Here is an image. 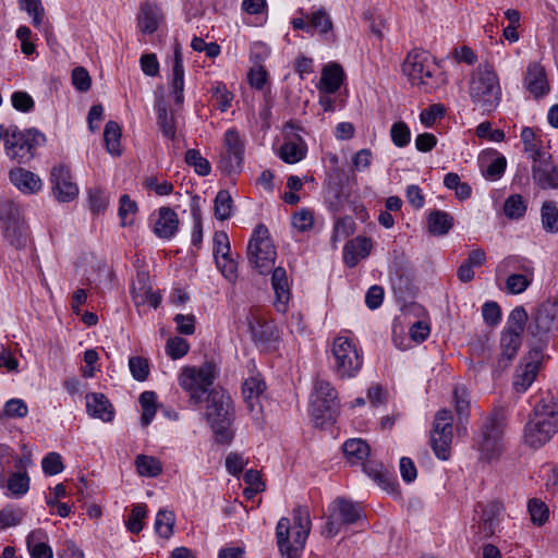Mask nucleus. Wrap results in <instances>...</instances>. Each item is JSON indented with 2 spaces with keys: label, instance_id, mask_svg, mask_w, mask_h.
I'll list each match as a JSON object with an SVG mask.
<instances>
[{
  "label": "nucleus",
  "instance_id": "nucleus-9",
  "mask_svg": "<svg viewBox=\"0 0 558 558\" xmlns=\"http://www.w3.org/2000/svg\"><path fill=\"white\" fill-rule=\"evenodd\" d=\"M217 374V365L213 362H205L199 367L186 366L179 375V385L189 392L191 401L199 403Z\"/></svg>",
  "mask_w": 558,
  "mask_h": 558
},
{
  "label": "nucleus",
  "instance_id": "nucleus-20",
  "mask_svg": "<svg viewBox=\"0 0 558 558\" xmlns=\"http://www.w3.org/2000/svg\"><path fill=\"white\" fill-rule=\"evenodd\" d=\"M266 384L259 375H253L243 383L242 395L253 418L258 421L263 413L260 399L265 392Z\"/></svg>",
  "mask_w": 558,
  "mask_h": 558
},
{
  "label": "nucleus",
  "instance_id": "nucleus-38",
  "mask_svg": "<svg viewBox=\"0 0 558 558\" xmlns=\"http://www.w3.org/2000/svg\"><path fill=\"white\" fill-rule=\"evenodd\" d=\"M136 471L141 476L156 477L162 473V463L153 456L138 454L135 458Z\"/></svg>",
  "mask_w": 558,
  "mask_h": 558
},
{
  "label": "nucleus",
  "instance_id": "nucleus-32",
  "mask_svg": "<svg viewBox=\"0 0 558 558\" xmlns=\"http://www.w3.org/2000/svg\"><path fill=\"white\" fill-rule=\"evenodd\" d=\"M329 511L342 524H353L362 518V510L355 504L341 498L336 499L331 504Z\"/></svg>",
  "mask_w": 558,
  "mask_h": 558
},
{
  "label": "nucleus",
  "instance_id": "nucleus-61",
  "mask_svg": "<svg viewBox=\"0 0 558 558\" xmlns=\"http://www.w3.org/2000/svg\"><path fill=\"white\" fill-rule=\"evenodd\" d=\"M453 400L456 405V411L460 416L468 415V410L470 407V398L466 388L463 385L456 386L453 390Z\"/></svg>",
  "mask_w": 558,
  "mask_h": 558
},
{
  "label": "nucleus",
  "instance_id": "nucleus-47",
  "mask_svg": "<svg viewBox=\"0 0 558 558\" xmlns=\"http://www.w3.org/2000/svg\"><path fill=\"white\" fill-rule=\"evenodd\" d=\"M155 530L161 537L168 538L173 532L174 514L169 510H159L155 519Z\"/></svg>",
  "mask_w": 558,
  "mask_h": 558
},
{
  "label": "nucleus",
  "instance_id": "nucleus-59",
  "mask_svg": "<svg viewBox=\"0 0 558 558\" xmlns=\"http://www.w3.org/2000/svg\"><path fill=\"white\" fill-rule=\"evenodd\" d=\"M292 225L302 232L311 230L314 226V213L307 208L300 209L294 214Z\"/></svg>",
  "mask_w": 558,
  "mask_h": 558
},
{
  "label": "nucleus",
  "instance_id": "nucleus-62",
  "mask_svg": "<svg viewBox=\"0 0 558 558\" xmlns=\"http://www.w3.org/2000/svg\"><path fill=\"white\" fill-rule=\"evenodd\" d=\"M43 471L48 475H57L64 469L61 456L57 452L48 453L41 461Z\"/></svg>",
  "mask_w": 558,
  "mask_h": 558
},
{
  "label": "nucleus",
  "instance_id": "nucleus-64",
  "mask_svg": "<svg viewBox=\"0 0 558 558\" xmlns=\"http://www.w3.org/2000/svg\"><path fill=\"white\" fill-rule=\"evenodd\" d=\"M444 106L440 104H434L421 112L420 121L426 128H430L437 121V119L444 116Z\"/></svg>",
  "mask_w": 558,
  "mask_h": 558
},
{
  "label": "nucleus",
  "instance_id": "nucleus-24",
  "mask_svg": "<svg viewBox=\"0 0 558 558\" xmlns=\"http://www.w3.org/2000/svg\"><path fill=\"white\" fill-rule=\"evenodd\" d=\"M9 178L11 183L24 194H36L43 187L39 175L24 168L12 169Z\"/></svg>",
  "mask_w": 558,
  "mask_h": 558
},
{
  "label": "nucleus",
  "instance_id": "nucleus-12",
  "mask_svg": "<svg viewBox=\"0 0 558 558\" xmlns=\"http://www.w3.org/2000/svg\"><path fill=\"white\" fill-rule=\"evenodd\" d=\"M453 416L447 409L437 411L430 430V445L435 456L440 460H448L452 442Z\"/></svg>",
  "mask_w": 558,
  "mask_h": 558
},
{
  "label": "nucleus",
  "instance_id": "nucleus-63",
  "mask_svg": "<svg viewBox=\"0 0 558 558\" xmlns=\"http://www.w3.org/2000/svg\"><path fill=\"white\" fill-rule=\"evenodd\" d=\"M88 201L90 210L99 214L107 208L109 204V196L105 191L95 189L89 192Z\"/></svg>",
  "mask_w": 558,
  "mask_h": 558
},
{
  "label": "nucleus",
  "instance_id": "nucleus-41",
  "mask_svg": "<svg viewBox=\"0 0 558 558\" xmlns=\"http://www.w3.org/2000/svg\"><path fill=\"white\" fill-rule=\"evenodd\" d=\"M250 330L256 342H266L272 339L275 329L272 324L266 322L259 316H252L248 320Z\"/></svg>",
  "mask_w": 558,
  "mask_h": 558
},
{
  "label": "nucleus",
  "instance_id": "nucleus-19",
  "mask_svg": "<svg viewBox=\"0 0 558 558\" xmlns=\"http://www.w3.org/2000/svg\"><path fill=\"white\" fill-rule=\"evenodd\" d=\"M532 175L534 182L542 189L558 187V171L553 165L551 157L547 153L538 154L532 158Z\"/></svg>",
  "mask_w": 558,
  "mask_h": 558
},
{
  "label": "nucleus",
  "instance_id": "nucleus-8",
  "mask_svg": "<svg viewBox=\"0 0 558 558\" xmlns=\"http://www.w3.org/2000/svg\"><path fill=\"white\" fill-rule=\"evenodd\" d=\"M277 257L276 248L270 239L269 230L258 225L252 234L247 246L250 264L260 274L272 270Z\"/></svg>",
  "mask_w": 558,
  "mask_h": 558
},
{
  "label": "nucleus",
  "instance_id": "nucleus-34",
  "mask_svg": "<svg viewBox=\"0 0 558 558\" xmlns=\"http://www.w3.org/2000/svg\"><path fill=\"white\" fill-rule=\"evenodd\" d=\"M160 21L159 9L151 3H144L137 15V26L144 34H153L157 31Z\"/></svg>",
  "mask_w": 558,
  "mask_h": 558
},
{
  "label": "nucleus",
  "instance_id": "nucleus-14",
  "mask_svg": "<svg viewBox=\"0 0 558 558\" xmlns=\"http://www.w3.org/2000/svg\"><path fill=\"white\" fill-rule=\"evenodd\" d=\"M244 157V141L235 129H229L223 136V150L219 159V169L233 174L241 171Z\"/></svg>",
  "mask_w": 558,
  "mask_h": 558
},
{
  "label": "nucleus",
  "instance_id": "nucleus-52",
  "mask_svg": "<svg viewBox=\"0 0 558 558\" xmlns=\"http://www.w3.org/2000/svg\"><path fill=\"white\" fill-rule=\"evenodd\" d=\"M390 137L397 147H405L411 141L410 128L403 121L395 122L390 129Z\"/></svg>",
  "mask_w": 558,
  "mask_h": 558
},
{
  "label": "nucleus",
  "instance_id": "nucleus-18",
  "mask_svg": "<svg viewBox=\"0 0 558 558\" xmlns=\"http://www.w3.org/2000/svg\"><path fill=\"white\" fill-rule=\"evenodd\" d=\"M530 347L531 349L525 357L526 362L524 366L520 367L513 381L514 388L520 392L525 391L532 385L539 369L542 345L530 344Z\"/></svg>",
  "mask_w": 558,
  "mask_h": 558
},
{
  "label": "nucleus",
  "instance_id": "nucleus-21",
  "mask_svg": "<svg viewBox=\"0 0 558 558\" xmlns=\"http://www.w3.org/2000/svg\"><path fill=\"white\" fill-rule=\"evenodd\" d=\"M132 300L136 307L148 305L157 308L161 302V295L153 291L150 278L146 272H138L132 284Z\"/></svg>",
  "mask_w": 558,
  "mask_h": 558
},
{
  "label": "nucleus",
  "instance_id": "nucleus-51",
  "mask_svg": "<svg viewBox=\"0 0 558 558\" xmlns=\"http://www.w3.org/2000/svg\"><path fill=\"white\" fill-rule=\"evenodd\" d=\"M185 162L193 167L195 172L199 175H207L210 173V163L204 158L196 149H189L185 153Z\"/></svg>",
  "mask_w": 558,
  "mask_h": 558
},
{
  "label": "nucleus",
  "instance_id": "nucleus-54",
  "mask_svg": "<svg viewBox=\"0 0 558 558\" xmlns=\"http://www.w3.org/2000/svg\"><path fill=\"white\" fill-rule=\"evenodd\" d=\"M232 211V198L227 191L218 192L215 198V216L220 220L228 219Z\"/></svg>",
  "mask_w": 558,
  "mask_h": 558
},
{
  "label": "nucleus",
  "instance_id": "nucleus-25",
  "mask_svg": "<svg viewBox=\"0 0 558 558\" xmlns=\"http://www.w3.org/2000/svg\"><path fill=\"white\" fill-rule=\"evenodd\" d=\"M524 86L535 98L543 97L548 93L546 73L539 63H531L527 66Z\"/></svg>",
  "mask_w": 558,
  "mask_h": 558
},
{
  "label": "nucleus",
  "instance_id": "nucleus-28",
  "mask_svg": "<svg viewBox=\"0 0 558 558\" xmlns=\"http://www.w3.org/2000/svg\"><path fill=\"white\" fill-rule=\"evenodd\" d=\"M179 228L177 214L169 207H161L154 223V232L162 239L172 238Z\"/></svg>",
  "mask_w": 558,
  "mask_h": 558
},
{
  "label": "nucleus",
  "instance_id": "nucleus-1",
  "mask_svg": "<svg viewBox=\"0 0 558 558\" xmlns=\"http://www.w3.org/2000/svg\"><path fill=\"white\" fill-rule=\"evenodd\" d=\"M558 432V400L546 393L534 405L523 430V439L532 448L545 445Z\"/></svg>",
  "mask_w": 558,
  "mask_h": 558
},
{
  "label": "nucleus",
  "instance_id": "nucleus-42",
  "mask_svg": "<svg viewBox=\"0 0 558 558\" xmlns=\"http://www.w3.org/2000/svg\"><path fill=\"white\" fill-rule=\"evenodd\" d=\"M452 228V217L440 210H435L428 217V230L435 235H444Z\"/></svg>",
  "mask_w": 558,
  "mask_h": 558
},
{
  "label": "nucleus",
  "instance_id": "nucleus-7",
  "mask_svg": "<svg viewBox=\"0 0 558 558\" xmlns=\"http://www.w3.org/2000/svg\"><path fill=\"white\" fill-rule=\"evenodd\" d=\"M339 409L338 392L330 381L316 378L310 396V414L316 425L335 420Z\"/></svg>",
  "mask_w": 558,
  "mask_h": 558
},
{
  "label": "nucleus",
  "instance_id": "nucleus-40",
  "mask_svg": "<svg viewBox=\"0 0 558 558\" xmlns=\"http://www.w3.org/2000/svg\"><path fill=\"white\" fill-rule=\"evenodd\" d=\"M157 120L158 125L163 134L168 138H174L175 136V119L172 113L167 110L166 102L159 99L156 102Z\"/></svg>",
  "mask_w": 558,
  "mask_h": 558
},
{
  "label": "nucleus",
  "instance_id": "nucleus-35",
  "mask_svg": "<svg viewBox=\"0 0 558 558\" xmlns=\"http://www.w3.org/2000/svg\"><path fill=\"white\" fill-rule=\"evenodd\" d=\"M310 21V31H315L322 36L332 35V21L329 13L324 8H313L306 15Z\"/></svg>",
  "mask_w": 558,
  "mask_h": 558
},
{
  "label": "nucleus",
  "instance_id": "nucleus-36",
  "mask_svg": "<svg viewBox=\"0 0 558 558\" xmlns=\"http://www.w3.org/2000/svg\"><path fill=\"white\" fill-rule=\"evenodd\" d=\"M364 472L371 477L379 487L385 490L395 489V477L381 464L367 463L364 465Z\"/></svg>",
  "mask_w": 558,
  "mask_h": 558
},
{
  "label": "nucleus",
  "instance_id": "nucleus-58",
  "mask_svg": "<svg viewBox=\"0 0 558 558\" xmlns=\"http://www.w3.org/2000/svg\"><path fill=\"white\" fill-rule=\"evenodd\" d=\"M190 345L187 341L180 337L170 338L166 344L167 354L173 359H180L189 352Z\"/></svg>",
  "mask_w": 558,
  "mask_h": 558
},
{
  "label": "nucleus",
  "instance_id": "nucleus-33",
  "mask_svg": "<svg viewBox=\"0 0 558 558\" xmlns=\"http://www.w3.org/2000/svg\"><path fill=\"white\" fill-rule=\"evenodd\" d=\"M344 78L342 68L337 63H330L324 66L319 82V89L322 93L333 94L336 93Z\"/></svg>",
  "mask_w": 558,
  "mask_h": 558
},
{
  "label": "nucleus",
  "instance_id": "nucleus-45",
  "mask_svg": "<svg viewBox=\"0 0 558 558\" xmlns=\"http://www.w3.org/2000/svg\"><path fill=\"white\" fill-rule=\"evenodd\" d=\"M157 396L154 391H144L140 396V403L143 410L141 422L143 426H147L155 417Z\"/></svg>",
  "mask_w": 558,
  "mask_h": 558
},
{
  "label": "nucleus",
  "instance_id": "nucleus-29",
  "mask_svg": "<svg viewBox=\"0 0 558 558\" xmlns=\"http://www.w3.org/2000/svg\"><path fill=\"white\" fill-rule=\"evenodd\" d=\"M26 546L32 558H53L52 548L48 544V535L41 529L34 530L27 535Z\"/></svg>",
  "mask_w": 558,
  "mask_h": 558
},
{
  "label": "nucleus",
  "instance_id": "nucleus-22",
  "mask_svg": "<svg viewBox=\"0 0 558 558\" xmlns=\"http://www.w3.org/2000/svg\"><path fill=\"white\" fill-rule=\"evenodd\" d=\"M271 286L275 292V307L279 313H286L290 301V283L286 269L272 268Z\"/></svg>",
  "mask_w": 558,
  "mask_h": 558
},
{
  "label": "nucleus",
  "instance_id": "nucleus-10",
  "mask_svg": "<svg viewBox=\"0 0 558 558\" xmlns=\"http://www.w3.org/2000/svg\"><path fill=\"white\" fill-rule=\"evenodd\" d=\"M527 322V313L522 306L514 307L508 318L500 337V360L505 366L514 359L520 347L521 336Z\"/></svg>",
  "mask_w": 558,
  "mask_h": 558
},
{
  "label": "nucleus",
  "instance_id": "nucleus-43",
  "mask_svg": "<svg viewBox=\"0 0 558 558\" xmlns=\"http://www.w3.org/2000/svg\"><path fill=\"white\" fill-rule=\"evenodd\" d=\"M120 138L121 129L119 124L114 121H108L104 130V141L109 154L116 156L121 154Z\"/></svg>",
  "mask_w": 558,
  "mask_h": 558
},
{
  "label": "nucleus",
  "instance_id": "nucleus-55",
  "mask_svg": "<svg viewBox=\"0 0 558 558\" xmlns=\"http://www.w3.org/2000/svg\"><path fill=\"white\" fill-rule=\"evenodd\" d=\"M20 5L32 17L35 27H39L43 23L45 9L41 0H19Z\"/></svg>",
  "mask_w": 558,
  "mask_h": 558
},
{
  "label": "nucleus",
  "instance_id": "nucleus-44",
  "mask_svg": "<svg viewBox=\"0 0 558 558\" xmlns=\"http://www.w3.org/2000/svg\"><path fill=\"white\" fill-rule=\"evenodd\" d=\"M25 511L14 505H8L0 510V529L5 530L22 523Z\"/></svg>",
  "mask_w": 558,
  "mask_h": 558
},
{
  "label": "nucleus",
  "instance_id": "nucleus-16",
  "mask_svg": "<svg viewBox=\"0 0 558 558\" xmlns=\"http://www.w3.org/2000/svg\"><path fill=\"white\" fill-rule=\"evenodd\" d=\"M52 194L57 201L69 203L78 196V186L73 181L71 170L65 165H57L50 171Z\"/></svg>",
  "mask_w": 558,
  "mask_h": 558
},
{
  "label": "nucleus",
  "instance_id": "nucleus-13",
  "mask_svg": "<svg viewBox=\"0 0 558 558\" xmlns=\"http://www.w3.org/2000/svg\"><path fill=\"white\" fill-rule=\"evenodd\" d=\"M0 221L2 222L5 239L15 248L26 246L27 231L24 221L21 219L20 208L12 202L0 204Z\"/></svg>",
  "mask_w": 558,
  "mask_h": 558
},
{
  "label": "nucleus",
  "instance_id": "nucleus-5",
  "mask_svg": "<svg viewBox=\"0 0 558 558\" xmlns=\"http://www.w3.org/2000/svg\"><path fill=\"white\" fill-rule=\"evenodd\" d=\"M329 362L332 371L340 378L355 377L363 366V353L354 339L337 336L329 349Z\"/></svg>",
  "mask_w": 558,
  "mask_h": 558
},
{
  "label": "nucleus",
  "instance_id": "nucleus-17",
  "mask_svg": "<svg viewBox=\"0 0 558 558\" xmlns=\"http://www.w3.org/2000/svg\"><path fill=\"white\" fill-rule=\"evenodd\" d=\"M230 241L225 231H217L214 235V256L216 265L222 276L230 282L238 277V265L230 254Z\"/></svg>",
  "mask_w": 558,
  "mask_h": 558
},
{
  "label": "nucleus",
  "instance_id": "nucleus-30",
  "mask_svg": "<svg viewBox=\"0 0 558 558\" xmlns=\"http://www.w3.org/2000/svg\"><path fill=\"white\" fill-rule=\"evenodd\" d=\"M86 409L90 416L110 422L113 417L112 407L102 393L86 395Z\"/></svg>",
  "mask_w": 558,
  "mask_h": 558
},
{
  "label": "nucleus",
  "instance_id": "nucleus-2",
  "mask_svg": "<svg viewBox=\"0 0 558 558\" xmlns=\"http://www.w3.org/2000/svg\"><path fill=\"white\" fill-rule=\"evenodd\" d=\"M310 512L305 507L293 510V525L288 518H281L276 526V538L283 558H300L311 531Z\"/></svg>",
  "mask_w": 558,
  "mask_h": 558
},
{
  "label": "nucleus",
  "instance_id": "nucleus-49",
  "mask_svg": "<svg viewBox=\"0 0 558 558\" xmlns=\"http://www.w3.org/2000/svg\"><path fill=\"white\" fill-rule=\"evenodd\" d=\"M541 216L543 228L547 232H558V209L553 203L543 204Z\"/></svg>",
  "mask_w": 558,
  "mask_h": 558
},
{
  "label": "nucleus",
  "instance_id": "nucleus-60",
  "mask_svg": "<svg viewBox=\"0 0 558 558\" xmlns=\"http://www.w3.org/2000/svg\"><path fill=\"white\" fill-rule=\"evenodd\" d=\"M129 367L134 379L144 381L149 374V366L146 359L133 356L129 360Z\"/></svg>",
  "mask_w": 558,
  "mask_h": 558
},
{
  "label": "nucleus",
  "instance_id": "nucleus-57",
  "mask_svg": "<svg viewBox=\"0 0 558 558\" xmlns=\"http://www.w3.org/2000/svg\"><path fill=\"white\" fill-rule=\"evenodd\" d=\"M146 506L144 504H136L129 517V520L126 521V527L128 530L133 533L137 534L143 530V519L146 517Z\"/></svg>",
  "mask_w": 558,
  "mask_h": 558
},
{
  "label": "nucleus",
  "instance_id": "nucleus-53",
  "mask_svg": "<svg viewBox=\"0 0 558 558\" xmlns=\"http://www.w3.org/2000/svg\"><path fill=\"white\" fill-rule=\"evenodd\" d=\"M532 282V276L526 274H512L506 280V288L510 294L524 292Z\"/></svg>",
  "mask_w": 558,
  "mask_h": 558
},
{
  "label": "nucleus",
  "instance_id": "nucleus-6",
  "mask_svg": "<svg viewBox=\"0 0 558 558\" xmlns=\"http://www.w3.org/2000/svg\"><path fill=\"white\" fill-rule=\"evenodd\" d=\"M438 65L430 54L423 50L408 53L402 71L413 86L429 93L438 85Z\"/></svg>",
  "mask_w": 558,
  "mask_h": 558
},
{
  "label": "nucleus",
  "instance_id": "nucleus-26",
  "mask_svg": "<svg viewBox=\"0 0 558 558\" xmlns=\"http://www.w3.org/2000/svg\"><path fill=\"white\" fill-rule=\"evenodd\" d=\"M170 90L178 105L184 101V68L181 49L179 46L174 49L173 63L171 69Z\"/></svg>",
  "mask_w": 558,
  "mask_h": 558
},
{
  "label": "nucleus",
  "instance_id": "nucleus-3",
  "mask_svg": "<svg viewBox=\"0 0 558 558\" xmlns=\"http://www.w3.org/2000/svg\"><path fill=\"white\" fill-rule=\"evenodd\" d=\"M469 95L475 110L483 114L494 112L501 101L499 77L494 68L480 64L472 73L469 83Z\"/></svg>",
  "mask_w": 558,
  "mask_h": 558
},
{
  "label": "nucleus",
  "instance_id": "nucleus-23",
  "mask_svg": "<svg viewBox=\"0 0 558 558\" xmlns=\"http://www.w3.org/2000/svg\"><path fill=\"white\" fill-rule=\"evenodd\" d=\"M555 326V315L550 314L548 305H541L534 314V323L529 326L530 333L534 340L530 344L545 345L543 336Z\"/></svg>",
  "mask_w": 558,
  "mask_h": 558
},
{
  "label": "nucleus",
  "instance_id": "nucleus-11",
  "mask_svg": "<svg viewBox=\"0 0 558 558\" xmlns=\"http://www.w3.org/2000/svg\"><path fill=\"white\" fill-rule=\"evenodd\" d=\"M45 136L38 131H21L15 125L5 129L4 149L7 156L19 162H27L33 158V147L39 141H44Z\"/></svg>",
  "mask_w": 558,
  "mask_h": 558
},
{
  "label": "nucleus",
  "instance_id": "nucleus-39",
  "mask_svg": "<svg viewBox=\"0 0 558 558\" xmlns=\"http://www.w3.org/2000/svg\"><path fill=\"white\" fill-rule=\"evenodd\" d=\"M343 452L351 463H360L364 461L369 454L368 445L360 439H349L343 444Z\"/></svg>",
  "mask_w": 558,
  "mask_h": 558
},
{
  "label": "nucleus",
  "instance_id": "nucleus-4",
  "mask_svg": "<svg viewBox=\"0 0 558 558\" xmlns=\"http://www.w3.org/2000/svg\"><path fill=\"white\" fill-rule=\"evenodd\" d=\"M206 417L220 444H230L233 439L231 425L234 420L233 402L226 391L213 390L208 396Z\"/></svg>",
  "mask_w": 558,
  "mask_h": 558
},
{
  "label": "nucleus",
  "instance_id": "nucleus-50",
  "mask_svg": "<svg viewBox=\"0 0 558 558\" xmlns=\"http://www.w3.org/2000/svg\"><path fill=\"white\" fill-rule=\"evenodd\" d=\"M531 520L536 525H543L548 520L549 509L541 499L533 498L527 504Z\"/></svg>",
  "mask_w": 558,
  "mask_h": 558
},
{
  "label": "nucleus",
  "instance_id": "nucleus-56",
  "mask_svg": "<svg viewBox=\"0 0 558 558\" xmlns=\"http://www.w3.org/2000/svg\"><path fill=\"white\" fill-rule=\"evenodd\" d=\"M8 488L14 496H23L29 489V477L26 473H13L8 481Z\"/></svg>",
  "mask_w": 558,
  "mask_h": 558
},
{
  "label": "nucleus",
  "instance_id": "nucleus-27",
  "mask_svg": "<svg viewBox=\"0 0 558 558\" xmlns=\"http://www.w3.org/2000/svg\"><path fill=\"white\" fill-rule=\"evenodd\" d=\"M372 250V242L367 238L357 236L349 241L343 247V260L347 266L354 267L367 257Z\"/></svg>",
  "mask_w": 558,
  "mask_h": 558
},
{
  "label": "nucleus",
  "instance_id": "nucleus-48",
  "mask_svg": "<svg viewBox=\"0 0 558 558\" xmlns=\"http://www.w3.org/2000/svg\"><path fill=\"white\" fill-rule=\"evenodd\" d=\"M504 211L508 218L519 219L523 217L526 211L525 201L521 195L513 194L506 199Z\"/></svg>",
  "mask_w": 558,
  "mask_h": 558
},
{
  "label": "nucleus",
  "instance_id": "nucleus-15",
  "mask_svg": "<svg viewBox=\"0 0 558 558\" xmlns=\"http://www.w3.org/2000/svg\"><path fill=\"white\" fill-rule=\"evenodd\" d=\"M502 434L504 423L500 418L488 417L485 420L477 438L478 450L483 458L492 460L500 454L504 447Z\"/></svg>",
  "mask_w": 558,
  "mask_h": 558
},
{
  "label": "nucleus",
  "instance_id": "nucleus-37",
  "mask_svg": "<svg viewBox=\"0 0 558 558\" xmlns=\"http://www.w3.org/2000/svg\"><path fill=\"white\" fill-rule=\"evenodd\" d=\"M306 154V147L301 140L284 142L279 150V157L287 163L301 161Z\"/></svg>",
  "mask_w": 558,
  "mask_h": 558
},
{
  "label": "nucleus",
  "instance_id": "nucleus-46",
  "mask_svg": "<svg viewBox=\"0 0 558 558\" xmlns=\"http://www.w3.org/2000/svg\"><path fill=\"white\" fill-rule=\"evenodd\" d=\"M137 211V205L134 201H132L129 195L124 194L120 197L119 201V217L121 220V226H132L135 221V215Z\"/></svg>",
  "mask_w": 558,
  "mask_h": 558
},
{
  "label": "nucleus",
  "instance_id": "nucleus-31",
  "mask_svg": "<svg viewBox=\"0 0 558 558\" xmlns=\"http://www.w3.org/2000/svg\"><path fill=\"white\" fill-rule=\"evenodd\" d=\"M502 509L504 507L499 501H492L482 510L480 530L484 537H490L495 534Z\"/></svg>",
  "mask_w": 558,
  "mask_h": 558
}]
</instances>
